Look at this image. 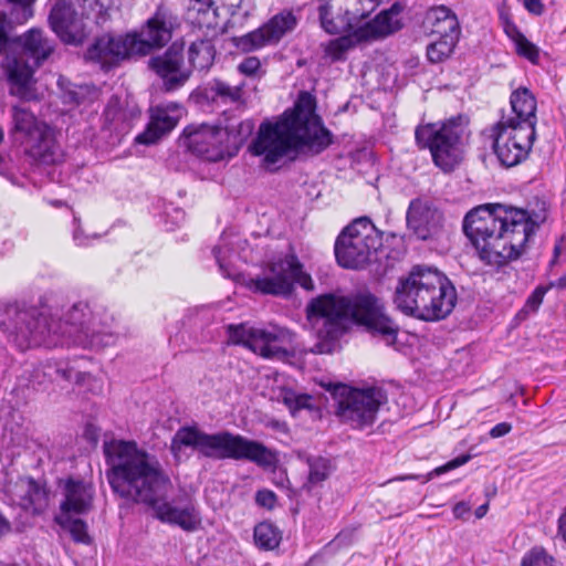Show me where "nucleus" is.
Here are the masks:
<instances>
[{
    "label": "nucleus",
    "mask_w": 566,
    "mask_h": 566,
    "mask_svg": "<svg viewBox=\"0 0 566 566\" xmlns=\"http://www.w3.org/2000/svg\"><path fill=\"white\" fill-rule=\"evenodd\" d=\"M382 0H356V17L365 18L374 12Z\"/></svg>",
    "instance_id": "obj_50"
},
{
    "label": "nucleus",
    "mask_w": 566,
    "mask_h": 566,
    "mask_svg": "<svg viewBox=\"0 0 566 566\" xmlns=\"http://www.w3.org/2000/svg\"><path fill=\"white\" fill-rule=\"evenodd\" d=\"M464 126L461 118L419 125L415 137L420 148H428L432 160L443 171H451L462 160Z\"/></svg>",
    "instance_id": "obj_11"
},
{
    "label": "nucleus",
    "mask_w": 566,
    "mask_h": 566,
    "mask_svg": "<svg viewBox=\"0 0 566 566\" xmlns=\"http://www.w3.org/2000/svg\"><path fill=\"white\" fill-rule=\"evenodd\" d=\"M216 49L211 40L199 39L193 41L188 49V63L197 70H206L213 63Z\"/></svg>",
    "instance_id": "obj_33"
},
{
    "label": "nucleus",
    "mask_w": 566,
    "mask_h": 566,
    "mask_svg": "<svg viewBox=\"0 0 566 566\" xmlns=\"http://www.w3.org/2000/svg\"><path fill=\"white\" fill-rule=\"evenodd\" d=\"M470 460V455H461V457H458L451 461H449L448 463H446L444 465H441V467H438L436 468L434 470H432L423 480V483L430 481L434 475H440L442 473H446L450 470H453V469H457L463 464H465L468 461Z\"/></svg>",
    "instance_id": "obj_47"
},
{
    "label": "nucleus",
    "mask_w": 566,
    "mask_h": 566,
    "mask_svg": "<svg viewBox=\"0 0 566 566\" xmlns=\"http://www.w3.org/2000/svg\"><path fill=\"white\" fill-rule=\"evenodd\" d=\"M331 143V133L315 114L314 101L310 94L302 93L294 108L284 112L279 120L261 124L250 150L262 156L263 164L272 169L292 153L319 154Z\"/></svg>",
    "instance_id": "obj_4"
},
{
    "label": "nucleus",
    "mask_w": 566,
    "mask_h": 566,
    "mask_svg": "<svg viewBox=\"0 0 566 566\" xmlns=\"http://www.w3.org/2000/svg\"><path fill=\"white\" fill-rule=\"evenodd\" d=\"M74 241L76 242L77 245H85L87 244V240L86 238L83 237L82 234V231L80 229H76L74 231Z\"/></svg>",
    "instance_id": "obj_58"
},
{
    "label": "nucleus",
    "mask_w": 566,
    "mask_h": 566,
    "mask_svg": "<svg viewBox=\"0 0 566 566\" xmlns=\"http://www.w3.org/2000/svg\"><path fill=\"white\" fill-rule=\"evenodd\" d=\"M512 430V426L507 422H501V423H497L495 424L491 431H490V436L492 438H501V437H504L506 436L510 431Z\"/></svg>",
    "instance_id": "obj_53"
},
{
    "label": "nucleus",
    "mask_w": 566,
    "mask_h": 566,
    "mask_svg": "<svg viewBox=\"0 0 566 566\" xmlns=\"http://www.w3.org/2000/svg\"><path fill=\"white\" fill-rule=\"evenodd\" d=\"M112 322L104 310H92L87 303L74 304L64 323L34 308L0 306V328L22 350L30 346L65 345L67 339L83 347L109 346L116 340L109 331Z\"/></svg>",
    "instance_id": "obj_2"
},
{
    "label": "nucleus",
    "mask_w": 566,
    "mask_h": 566,
    "mask_svg": "<svg viewBox=\"0 0 566 566\" xmlns=\"http://www.w3.org/2000/svg\"><path fill=\"white\" fill-rule=\"evenodd\" d=\"M521 127L512 125V119H501L492 128L493 150L505 167H514L527 158L535 140L536 132L531 130L523 142Z\"/></svg>",
    "instance_id": "obj_16"
},
{
    "label": "nucleus",
    "mask_w": 566,
    "mask_h": 566,
    "mask_svg": "<svg viewBox=\"0 0 566 566\" xmlns=\"http://www.w3.org/2000/svg\"><path fill=\"white\" fill-rule=\"evenodd\" d=\"M306 321L315 337L314 354H331L354 322V298L340 292L312 298L305 308Z\"/></svg>",
    "instance_id": "obj_7"
},
{
    "label": "nucleus",
    "mask_w": 566,
    "mask_h": 566,
    "mask_svg": "<svg viewBox=\"0 0 566 566\" xmlns=\"http://www.w3.org/2000/svg\"><path fill=\"white\" fill-rule=\"evenodd\" d=\"M54 373L57 377H61L66 380H71L73 378V370L69 368H56Z\"/></svg>",
    "instance_id": "obj_57"
},
{
    "label": "nucleus",
    "mask_w": 566,
    "mask_h": 566,
    "mask_svg": "<svg viewBox=\"0 0 566 566\" xmlns=\"http://www.w3.org/2000/svg\"><path fill=\"white\" fill-rule=\"evenodd\" d=\"M187 448L206 458L248 460L263 468L274 465L277 460L272 450L258 441L229 431L209 434L197 426L180 427L171 439L170 450L177 460L185 457Z\"/></svg>",
    "instance_id": "obj_6"
},
{
    "label": "nucleus",
    "mask_w": 566,
    "mask_h": 566,
    "mask_svg": "<svg viewBox=\"0 0 566 566\" xmlns=\"http://www.w3.org/2000/svg\"><path fill=\"white\" fill-rule=\"evenodd\" d=\"M213 253L222 275L240 282L253 293L286 296L291 294L295 283L304 290H314V283L311 275L303 271V264L298 261L293 251L270 261L264 266L263 273L255 277L234 274V272L226 265L224 260L221 256V248H214Z\"/></svg>",
    "instance_id": "obj_8"
},
{
    "label": "nucleus",
    "mask_w": 566,
    "mask_h": 566,
    "mask_svg": "<svg viewBox=\"0 0 566 566\" xmlns=\"http://www.w3.org/2000/svg\"><path fill=\"white\" fill-rule=\"evenodd\" d=\"M403 10L399 2L380 11L373 20L356 27V44L384 40L402 28L400 14Z\"/></svg>",
    "instance_id": "obj_22"
},
{
    "label": "nucleus",
    "mask_w": 566,
    "mask_h": 566,
    "mask_svg": "<svg viewBox=\"0 0 566 566\" xmlns=\"http://www.w3.org/2000/svg\"><path fill=\"white\" fill-rule=\"evenodd\" d=\"M255 545L262 551H273L282 539L281 531L271 522H261L253 532Z\"/></svg>",
    "instance_id": "obj_37"
},
{
    "label": "nucleus",
    "mask_w": 566,
    "mask_h": 566,
    "mask_svg": "<svg viewBox=\"0 0 566 566\" xmlns=\"http://www.w3.org/2000/svg\"><path fill=\"white\" fill-rule=\"evenodd\" d=\"M457 303V291L437 268L415 265L397 283L394 304L405 315L424 322L446 318Z\"/></svg>",
    "instance_id": "obj_5"
},
{
    "label": "nucleus",
    "mask_w": 566,
    "mask_h": 566,
    "mask_svg": "<svg viewBox=\"0 0 566 566\" xmlns=\"http://www.w3.org/2000/svg\"><path fill=\"white\" fill-rule=\"evenodd\" d=\"M62 500L59 513L84 515L92 511L95 488L91 482L69 478L59 483Z\"/></svg>",
    "instance_id": "obj_21"
},
{
    "label": "nucleus",
    "mask_w": 566,
    "mask_h": 566,
    "mask_svg": "<svg viewBox=\"0 0 566 566\" xmlns=\"http://www.w3.org/2000/svg\"><path fill=\"white\" fill-rule=\"evenodd\" d=\"M297 24V18L292 11L283 10L273 15L266 23L244 35L233 39L234 45L243 51L251 52L268 45H274Z\"/></svg>",
    "instance_id": "obj_18"
},
{
    "label": "nucleus",
    "mask_w": 566,
    "mask_h": 566,
    "mask_svg": "<svg viewBox=\"0 0 566 566\" xmlns=\"http://www.w3.org/2000/svg\"><path fill=\"white\" fill-rule=\"evenodd\" d=\"M459 38L439 36L427 46V57L431 63H441L449 59L454 51Z\"/></svg>",
    "instance_id": "obj_39"
},
{
    "label": "nucleus",
    "mask_w": 566,
    "mask_h": 566,
    "mask_svg": "<svg viewBox=\"0 0 566 566\" xmlns=\"http://www.w3.org/2000/svg\"><path fill=\"white\" fill-rule=\"evenodd\" d=\"M223 128H229L230 135V149H238L249 136L253 133V122L247 119L241 120L238 124L228 123Z\"/></svg>",
    "instance_id": "obj_40"
},
{
    "label": "nucleus",
    "mask_w": 566,
    "mask_h": 566,
    "mask_svg": "<svg viewBox=\"0 0 566 566\" xmlns=\"http://www.w3.org/2000/svg\"><path fill=\"white\" fill-rule=\"evenodd\" d=\"M206 94L214 102L240 103L243 97V85H230L221 80H213L208 84Z\"/></svg>",
    "instance_id": "obj_35"
},
{
    "label": "nucleus",
    "mask_w": 566,
    "mask_h": 566,
    "mask_svg": "<svg viewBox=\"0 0 566 566\" xmlns=\"http://www.w3.org/2000/svg\"><path fill=\"white\" fill-rule=\"evenodd\" d=\"M6 15L0 14V43H2L6 40Z\"/></svg>",
    "instance_id": "obj_59"
},
{
    "label": "nucleus",
    "mask_w": 566,
    "mask_h": 566,
    "mask_svg": "<svg viewBox=\"0 0 566 566\" xmlns=\"http://www.w3.org/2000/svg\"><path fill=\"white\" fill-rule=\"evenodd\" d=\"M104 117L109 125H117L119 122H124L126 119V113L122 108L118 97L113 96L108 101L104 111Z\"/></svg>",
    "instance_id": "obj_43"
},
{
    "label": "nucleus",
    "mask_w": 566,
    "mask_h": 566,
    "mask_svg": "<svg viewBox=\"0 0 566 566\" xmlns=\"http://www.w3.org/2000/svg\"><path fill=\"white\" fill-rule=\"evenodd\" d=\"M177 25V17L167 8L158 7L139 32L129 33L135 52L138 56H143L153 50L161 49L171 40L172 31Z\"/></svg>",
    "instance_id": "obj_17"
},
{
    "label": "nucleus",
    "mask_w": 566,
    "mask_h": 566,
    "mask_svg": "<svg viewBox=\"0 0 566 566\" xmlns=\"http://www.w3.org/2000/svg\"><path fill=\"white\" fill-rule=\"evenodd\" d=\"M256 503L266 509H273L276 503V495L270 490H261L255 495Z\"/></svg>",
    "instance_id": "obj_51"
},
{
    "label": "nucleus",
    "mask_w": 566,
    "mask_h": 566,
    "mask_svg": "<svg viewBox=\"0 0 566 566\" xmlns=\"http://www.w3.org/2000/svg\"><path fill=\"white\" fill-rule=\"evenodd\" d=\"M229 128L221 124H190L184 129L180 140L193 155L208 161H220L233 156Z\"/></svg>",
    "instance_id": "obj_13"
},
{
    "label": "nucleus",
    "mask_w": 566,
    "mask_h": 566,
    "mask_svg": "<svg viewBox=\"0 0 566 566\" xmlns=\"http://www.w3.org/2000/svg\"><path fill=\"white\" fill-rule=\"evenodd\" d=\"M522 566H554V558L543 548L535 547L524 556Z\"/></svg>",
    "instance_id": "obj_44"
},
{
    "label": "nucleus",
    "mask_w": 566,
    "mask_h": 566,
    "mask_svg": "<svg viewBox=\"0 0 566 566\" xmlns=\"http://www.w3.org/2000/svg\"><path fill=\"white\" fill-rule=\"evenodd\" d=\"M525 9L536 15H541L544 11V6L541 0H523Z\"/></svg>",
    "instance_id": "obj_54"
},
{
    "label": "nucleus",
    "mask_w": 566,
    "mask_h": 566,
    "mask_svg": "<svg viewBox=\"0 0 566 566\" xmlns=\"http://www.w3.org/2000/svg\"><path fill=\"white\" fill-rule=\"evenodd\" d=\"M334 253L339 266L354 268V221L349 222L336 238Z\"/></svg>",
    "instance_id": "obj_32"
},
{
    "label": "nucleus",
    "mask_w": 566,
    "mask_h": 566,
    "mask_svg": "<svg viewBox=\"0 0 566 566\" xmlns=\"http://www.w3.org/2000/svg\"><path fill=\"white\" fill-rule=\"evenodd\" d=\"M417 479H419L418 475L410 474V475L399 476L396 480L403 481V480H417Z\"/></svg>",
    "instance_id": "obj_62"
},
{
    "label": "nucleus",
    "mask_w": 566,
    "mask_h": 566,
    "mask_svg": "<svg viewBox=\"0 0 566 566\" xmlns=\"http://www.w3.org/2000/svg\"><path fill=\"white\" fill-rule=\"evenodd\" d=\"M326 391L331 392L335 401V412L342 420L354 418V387L342 382H322Z\"/></svg>",
    "instance_id": "obj_31"
},
{
    "label": "nucleus",
    "mask_w": 566,
    "mask_h": 566,
    "mask_svg": "<svg viewBox=\"0 0 566 566\" xmlns=\"http://www.w3.org/2000/svg\"><path fill=\"white\" fill-rule=\"evenodd\" d=\"M28 500L24 505L32 506L34 512L42 511L46 505V494L43 490L35 485L33 481L27 483Z\"/></svg>",
    "instance_id": "obj_42"
},
{
    "label": "nucleus",
    "mask_w": 566,
    "mask_h": 566,
    "mask_svg": "<svg viewBox=\"0 0 566 566\" xmlns=\"http://www.w3.org/2000/svg\"><path fill=\"white\" fill-rule=\"evenodd\" d=\"M368 73L371 74V69L370 67H364L361 70V77H363V80H365V77L367 76Z\"/></svg>",
    "instance_id": "obj_64"
},
{
    "label": "nucleus",
    "mask_w": 566,
    "mask_h": 566,
    "mask_svg": "<svg viewBox=\"0 0 566 566\" xmlns=\"http://www.w3.org/2000/svg\"><path fill=\"white\" fill-rule=\"evenodd\" d=\"M511 114L503 115L501 119H512V125L521 127V137L526 142V135L535 130L537 123V103L535 96L526 87H520L512 92L510 97Z\"/></svg>",
    "instance_id": "obj_26"
},
{
    "label": "nucleus",
    "mask_w": 566,
    "mask_h": 566,
    "mask_svg": "<svg viewBox=\"0 0 566 566\" xmlns=\"http://www.w3.org/2000/svg\"><path fill=\"white\" fill-rule=\"evenodd\" d=\"M49 22L52 30L65 43H75L82 36L81 20L66 0H52Z\"/></svg>",
    "instance_id": "obj_28"
},
{
    "label": "nucleus",
    "mask_w": 566,
    "mask_h": 566,
    "mask_svg": "<svg viewBox=\"0 0 566 566\" xmlns=\"http://www.w3.org/2000/svg\"><path fill=\"white\" fill-rule=\"evenodd\" d=\"M318 8L321 24L328 33L348 32V34L332 40L325 53L337 61L344 57V54L353 46V27L354 17L350 12L352 0H319Z\"/></svg>",
    "instance_id": "obj_14"
},
{
    "label": "nucleus",
    "mask_w": 566,
    "mask_h": 566,
    "mask_svg": "<svg viewBox=\"0 0 566 566\" xmlns=\"http://www.w3.org/2000/svg\"><path fill=\"white\" fill-rule=\"evenodd\" d=\"M382 232L368 217L356 218V270L379 263L384 254Z\"/></svg>",
    "instance_id": "obj_20"
},
{
    "label": "nucleus",
    "mask_w": 566,
    "mask_h": 566,
    "mask_svg": "<svg viewBox=\"0 0 566 566\" xmlns=\"http://www.w3.org/2000/svg\"><path fill=\"white\" fill-rule=\"evenodd\" d=\"M243 0H190L187 20L200 29L214 32L224 30V19H221L218 3L230 11L238 9Z\"/></svg>",
    "instance_id": "obj_24"
},
{
    "label": "nucleus",
    "mask_w": 566,
    "mask_h": 566,
    "mask_svg": "<svg viewBox=\"0 0 566 566\" xmlns=\"http://www.w3.org/2000/svg\"><path fill=\"white\" fill-rule=\"evenodd\" d=\"M138 56L133 48L130 34L109 35L98 38L86 51L88 61L98 63L102 67H113L120 61Z\"/></svg>",
    "instance_id": "obj_19"
},
{
    "label": "nucleus",
    "mask_w": 566,
    "mask_h": 566,
    "mask_svg": "<svg viewBox=\"0 0 566 566\" xmlns=\"http://www.w3.org/2000/svg\"><path fill=\"white\" fill-rule=\"evenodd\" d=\"M488 509H489V505L488 504H483V505H480L476 511H475V515L478 518H481L483 517L486 512H488Z\"/></svg>",
    "instance_id": "obj_60"
},
{
    "label": "nucleus",
    "mask_w": 566,
    "mask_h": 566,
    "mask_svg": "<svg viewBox=\"0 0 566 566\" xmlns=\"http://www.w3.org/2000/svg\"><path fill=\"white\" fill-rule=\"evenodd\" d=\"M182 44L175 42L164 54L148 62L149 67L164 80L168 91L181 86L189 77V70L182 66Z\"/></svg>",
    "instance_id": "obj_23"
},
{
    "label": "nucleus",
    "mask_w": 566,
    "mask_h": 566,
    "mask_svg": "<svg viewBox=\"0 0 566 566\" xmlns=\"http://www.w3.org/2000/svg\"><path fill=\"white\" fill-rule=\"evenodd\" d=\"M11 118L12 136L31 158L45 165L56 164L61 159L54 132L45 122L22 105L11 107Z\"/></svg>",
    "instance_id": "obj_10"
},
{
    "label": "nucleus",
    "mask_w": 566,
    "mask_h": 566,
    "mask_svg": "<svg viewBox=\"0 0 566 566\" xmlns=\"http://www.w3.org/2000/svg\"><path fill=\"white\" fill-rule=\"evenodd\" d=\"M10 3H12L15 8L21 9L22 11V19L27 20L32 15L31 7L35 2V0H8Z\"/></svg>",
    "instance_id": "obj_52"
},
{
    "label": "nucleus",
    "mask_w": 566,
    "mask_h": 566,
    "mask_svg": "<svg viewBox=\"0 0 566 566\" xmlns=\"http://www.w3.org/2000/svg\"><path fill=\"white\" fill-rule=\"evenodd\" d=\"M424 29L439 36H460L457 15L446 6L430 8L424 15Z\"/></svg>",
    "instance_id": "obj_30"
},
{
    "label": "nucleus",
    "mask_w": 566,
    "mask_h": 566,
    "mask_svg": "<svg viewBox=\"0 0 566 566\" xmlns=\"http://www.w3.org/2000/svg\"><path fill=\"white\" fill-rule=\"evenodd\" d=\"M407 224L417 238L428 240L440 229L442 214L429 202L417 199L411 201L407 211Z\"/></svg>",
    "instance_id": "obj_27"
},
{
    "label": "nucleus",
    "mask_w": 566,
    "mask_h": 566,
    "mask_svg": "<svg viewBox=\"0 0 566 566\" xmlns=\"http://www.w3.org/2000/svg\"><path fill=\"white\" fill-rule=\"evenodd\" d=\"M74 516L75 514L57 513L54 517V522L63 530L67 531L74 542L88 544L91 538L87 533V524L82 518Z\"/></svg>",
    "instance_id": "obj_38"
},
{
    "label": "nucleus",
    "mask_w": 566,
    "mask_h": 566,
    "mask_svg": "<svg viewBox=\"0 0 566 566\" xmlns=\"http://www.w3.org/2000/svg\"><path fill=\"white\" fill-rule=\"evenodd\" d=\"M470 512V506L465 502H459L453 506V514L457 518H463Z\"/></svg>",
    "instance_id": "obj_55"
},
{
    "label": "nucleus",
    "mask_w": 566,
    "mask_h": 566,
    "mask_svg": "<svg viewBox=\"0 0 566 566\" xmlns=\"http://www.w3.org/2000/svg\"><path fill=\"white\" fill-rule=\"evenodd\" d=\"M83 8V14L98 10L99 13L111 9L116 0H76Z\"/></svg>",
    "instance_id": "obj_48"
},
{
    "label": "nucleus",
    "mask_w": 566,
    "mask_h": 566,
    "mask_svg": "<svg viewBox=\"0 0 566 566\" xmlns=\"http://www.w3.org/2000/svg\"><path fill=\"white\" fill-rule=\"evenodd\" d=\"M23 53L34 61V66L24 61L21 54L6 52L1 69L10 83V94L24 101L36 99L34 70L53 52V42L42 30L31 29L18 39Z\"/></svg>",
    "instance_id": "obj_9"
},
{
    "label": "nucleus",
    "mask_w": 566,
    "mask_h": 566,
    "mask_svg": "<svg viewBox=\"0 0 566 566\" xmlns=\"http://www.w3.org/2000/svg\"><path fill=\"white\" fill-rule=\"evenodd\" d=\"M10 530L9 523L0 515V536Z\"/></svg>",
    "instance_id": "obj_61"
},
{
    "label": "nucleus",
    "mask_w": 566,
    "mask_h": 566,
    "mask_svg": "<svg viewBox=\"0 0 566 566\" xmlns=\"http://www.w3.org/2000/svg\"><path fill=\"white\" fill-rule=\"evenodd\" d=\"M306 464L308 467V475L304 486L307 490L325 481L334 470L332 461L321 455L306 457Z\"/></svg>",
    "instance_id": "obj_36"
},
{
    "label": "nucleus",
    "mask_w": 566,
    "mask_h": 566,
    "mask_svg": "<svg viewBox=\"0 0 566 566\" xmlns=\"http://www.w3.org/2000/svg\"><path fill=\"white\" fill-rule=\"evenodd\" d=\"M104 453L109 465L106 476L116 494L148 505L163 523L186 532L200 527L201 515L193 504L181 507L167 502L171 481L155 455L139 449L136 442L124 440L105 442Z\"/></svg>",
    "instance_id": "obj_1"
},
{
    "label": "nucleus",
    "mask_w": 566,
    "mask_h": 566,
    "mask_svg": "<svg viewBox=\"0 0 566 566\" xmlns=\"http://www.w3.org/2000/svg\"><path fill=\"white\" fill-rule=\"evenodd\" d=\"M87 95H91L92 98H95V97H97L98 92L94 86H90V85H81V86H77L75 91L70 92L71 98L76 104L83 103L84 98Z\"/></svg>",
    "instance_id": "obj_49"
},
{
    "label": "nucleus",
    "mask_w": 566,
    "mask_h": 566,
    "mask_svg": "<svg viewBox=\"0 0 566 566\" xmlns=\"http://www.w3.org/2000/svg\"><path fill=\"white\" fill-rule=\"evenodd\" d=\"M356 326L382 337L388 346L397 340L399 327L386 313L382 301L366 290L356 292Z\"/></svg>",
    "instance_id": "obj_15"
},
{
    "label": "nucleus",
    "mask_w": 566,
    "mask_h": 566,
    "mask_svg": "<svg viewBox=\"0 0 566 566\" xmlns=\"http://www.w3.org/2000/svg\"><path fill=\"white\" fill-rule=\"evenodd\" d=\"M229 342L243 345L264 358H284L287 350L284 345L291 340L287 329L279 326L268 328L254 327L248 324L228 325Z\"/></svg>",
    "instance_id": "obj_12"
},
{
    "label": "nucleus",
    "mask_w": 566,
    "mask_h": 566,
    "mask_svg": "<svg viewBox=\"0 0 566 566\" xmlns=\"http://www.w3.org/2000/svg\"><path fill=\"white\" fill-rule=\"evenodd\" d=\"M184 115V108L177 103H168L151 108L150 120L146 129L136 136L138 144L150 145L172 130Z\"/></svg>",
    "instance_id": "obj_25"
},
{
    "label": "nucleus",
    "mask_w": 566,
    "mask_h": 566,
    "mask_svg": "<svg viewBox=\"0 0 566 566\" xmlns=\"http://www.w3.org/2000/svg\"><path fill=\"white\" fill-rule=\"evenodd\" d=\"M547 292V289L544 286H537L532 294L527 297L523 308L520 312V315H527L530 313H535L541 304L543 303L544 296Z\"/></svg>",
    "instance_id": "obj_45"
},
{
    "label": "nucleus",
    "mask_w": 566,
    "mask_h": 566,
    "mask_svg": "<svg viewBox=\"0 0 566 566\" xmlns=\"http://www.w3.org/2000/svg\"><path fill=\"white\" fill-rule=\"evenodd\" d=\"M557 286L558 287H562V289H566V275L562 276L558 282H557Z\"/></svg>",
    "instance_id": "obj_63"
},
{
    "label": "nucleus",
    "mask_w": 566,
    "mask_h": 566,
    "mask_svg": "<svg viewBox=\"0 0 566 566\" xmlns=\"http://www.w3.org/2000/svg\"><path fill=\"white\" fill-rule=\"evenodd\" d=\"M281 400L290 409L292 415L303 409H313V397L306 394H298L286 389L281 394Z\"/></svg>",
    "instance_id": "obj_41"
},
{
    "label": "nucleus",
    "mask_w": 566,
    "mask_h": 566,
    "mask_svg": "<svg viewBox=\"0 0 566 566\" xmlns=\"http://www.w3.org/2000/svg\"><path fill=\"white\" fill-rule=\"evenodd\" d=\"M504 32L514 43L515 52L520 56L528 60L532 64H538L539 49L528 41L514 23L506 22Z\"/></svg>",
    "instance_id": "obj_34"
},
{
    "label": "nucleus",
    "mask_w": 566,
    "mask_h": 566,
    "mask_svg": "<svg viewBox=\"0 0 566 566\" xmlns=\"http://www.w3.org/2000/svg\"><path fill=\"white\" fill-rule=\"evenodd\" d=\"M3 129L0 126V144L3 140ZM9 171L8 161L0 155V175H6Z\"/></svg>",
    "instance_id": "obj_56"
},
{
    "label": "nucleus",
    "mask_w": 566,
    "mask_h": 566,
    "mask_svg": "<svg viewBox=\"0 0 566 566\" xmlns=\"http://www.w3.org/2000/svg\"><path fill=\"white\" fill-rule=\"evenodd\" d=\"M387 402L386 391L378 386L356 387V429L371 426L379 408Z\"/></svg>",
    "instance_id": "obj_29"
},
{
    "label": "nucleus",
    "mask_w": 566,
    "mask_h": 566,
    "mask_svg": "<svg viewBox=\"0 0 566 566\" xmlns=\"http://www.w3.org/2000/svg\"><path fill=\"white\" fill-rule=\"evenodd\" d=\"M238 71L247 76H260L262 72L261 61L256 56L244 57L238 64Z\"/></svg>",
    "instance_id": "obj_46"
},
{
    "label": "nucleus",
    "mask_w": 566,
    "mask_h": 566,
    "mask_svg": "<svg viewBox=\"0 0 566 566\" xmlns=\"http://www.w3.org/2000/svg\"><path fill=\"white\" fill-rule=\"evenodd\" d=\"M543 219L503 205H483L469 211L463 231L485 264L501 268L523 253Z\"/></svg>",
    "instance_id": "obj_3"
}]
</instances>
